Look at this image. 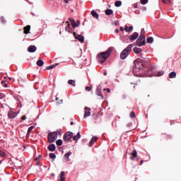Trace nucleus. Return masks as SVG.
I'll return each instance as SVG.
<instances>
[{
  "label": "nucleus",
  "instance_id": "obj_8",
  "mask_svg": "<svg viewBox=\"0 0 181 181\" xmlns=\"http://www.w3.org/2000/svg\"><path fill=\"white\" fill-rule=\"evenodd\" d=\"M74 36L75 39H76L77 40L81 42V43H84V36H83L81 35H78L76 33H74Z\"/></svg>",
  "mask_w": 181,
  "mask_h": 181
},
{
  "label": "nucleus",
  "instance_id": "obj_11",
  "mask_svg": "<svg viewBox=\"0 0 181 181\" xmlns=\"http://www.w3.org/2000/svg\"><path fill=\"white\" fill-rule=\"evenodd\" d=\"M91 109L90 107H85L84 117H90L91 115Z\"/></svg>",
  "mask_w": 181,
  "mask_h": 181
},
{
  "label": "nucleus",
  "instance_id": "obj_62",
  "mask_svg": "<svg viewBox=\"0 0 181 181\" xmlns=\"http://www.w3.org/2000/svg\"><path fill=\"white\" fill-rule=\"evenodd\" d=\"M4 79L6 80V76L4 77Z\"/></svg>",
  "mask_w": 181,
  "mask_h": 181
},
{
  "label": "nucleus",
  "instance_id": "obj_58",
  "mask_svg": "<svg viewBox=\"0 0 181 181\" xmlns=\"http://www.w3.org/2000/svg\"><path fill=\"white\" fill-rule=\"evenodd\" d=\"M130 159H131L132 160H134V157H130Z\"/></svg>",
  "mask_w": 181,
  "mask_h": 181
},
{
  "label": "nucleus",
  "instance_id": "obj_47",
  "mask_svg": "<svg viewBox=\"0 0 181 181\" xmlns=\"http://www.w3.org/2000/svg\"><path fill=\"white\" fill-rule=\"evenodd\" d=\"M120 30H121V32H124V30H125V29L124 28V27H120Z\"/></svg>",
  "mask_w": 181,
  "mask_h": 181
},
{
  "label": "nucleus",
  "instance_id": "obj_23",
  "mask_svg": "<svg viewBox=\"0 0 181 181\" xmlns=\"http://www.w3.org/2000/svg\"><path fill=\"white\" fill-rule=\"evenodd\" d=\"M176 77V72L172 71L169 74L170 78H175Z\"/></svg>",
  "mask_w": 181,
  "mask_h": 181
},
{
  "label": "nucleus",
  "instance_id": "obj_25",
  "mask_svg": "<svg viewBox=\"0 0 181 181\" xmlns=\"http://www.w3.org/2000/svg\"><path fill=\"white\" fill-rule=\"evenodd\" d=\"M122 5V2H121V1H117L115 3V6H116L117 8H119V6H121Z\"/></svg>",
  "mask_w": 181,
  "mask_h": 181
},
{
  "label": "nucleus",
  "instance_id": "obj_55",
  "mask_svg": "<svg viewBox=\"0 0 181 181\" xmlns=\"http://www.w3.org/2000/svg\"><path fill=\"white\" fill-rule=\"evenodd\" d=\"M4 87H5V88L8 87V84L5 83V84H4Z\"/></svg>",
  "mask_w": 181,
  "mask_h": 181
},
{
  "label": "nucleus",
  "instance_id": "obj_57",
  "mask_svg": "<svg viewBox=\"0 0 181 181\" xmlns=\"http://www.w3.org/2000/svg\"><path fill=\"white\" fill-rule=\"evenodd\" d=\"M56 101H59V97L56 98Z\"/></svg>",
  "mask_w": 181,
  "mask_h": 181
},
{
  "label": "nucleus",
  "instance_id": "obj_31",
  "mask_svg": "<svg viewBox=\"0 0 181 181\" xmlns=\"http://www.w3.org/2000/svg\"><path fill=\"white\" fill-rule=\"evenodd\" d=\"M132 156L133 158H136L138 156V153L136 152V150H134L132 153Z\"/></svg>",
  "mask_w": 181,
  "mask_h": 181
},
{
  "label": "nucleus",
  "instance_id": "obj_19",
  "mask_svg": "<svg viewBox=\"0 0 181 181\" xmlns=\"http://www.w3.org/2000/svg\"><path fill=\"white\" fill-rule=\"evenodd\" d=\"M105 13L110 16V15H112L114 13V11H112V9L107 8V10H105Z\"/></svg>",
  "mask_w": 181,
  "mask_h": 181
},
{
  "label": "nucleus",
  "instance_id": "obj_18",
  "mask_svg": "<svg viewBox=\"0 0 181 181\" xmlns=\"http://www.w3.org/2000/svg\"><path fill=\"white\" fill-rule=\"evenodd\" d=\"M57 66H59V64H52L51 66H47L45 70H52V69H54V67H57Z\"/></svg>",
  "mask_w": 181,
  "mask_h": 181
},
{
  "label": "nucleus",
  "instance_id": "obj_54",
  "mask_svg": "<svg viewBox=\"0 0 181 181\" xmlns=\"http://www.w3.org/2000/svg\"><path fill=\"white\" fill-rule=\"evenodd\" d=\"M74 122H71L70 125H74Z\"/></svg>",
  "mask_w": 181,
  "mask_h": 181
},
{
  "label": "nucleus",
  "instance_id": "obj_27",
  "mask_svg": "<svg viewBox=\"0 0 181 181\" xmlns=\"http://www.w3.org/2000/svg\"><path fill=\"white\" fill-rule=\"evenodd\" d=\"M64 171H62L61 172V181H65L66 180V177H64Z\"/></svg>",
  "mask_w": 181,
  "mask_h": 181
},
{
  "label": "nucleus",
  "instance_id": "obj_20",
  "mask_svg": "<svg viewBox=\"0 0 181 181\" xmlns=\"http://www.w3.org/2000/svg\"><path fill=\"white\" fill-rule=\"evenodd\" d=\"M91 15H92V16H93V18H95V19H98V18L100 16H98V13L97 12H95V11H94V10H93L91 11Z\"/></svg>",
  "mask_w": 181,
  "mask_h": 181
},
{
  "label": "nucleus",
  "instance_id": "obj_15",
  "mask_svg": "<svg viewBox=\"0 0 181 181\" xmlns=\"http://www.w3.org/2000/svg\"><path fill=\"white\" fill-rule=\"evenodd\" d=\"M48 150L50 151V152H54V151H56V145L50 144L48 146Z\"/></svg>",
  "mask_w": 181,
  "mask_h": 181
},
{
  "label": "nucleus",
  "instance_id": "obj_13",
  "mask_svg": "<svg viewBox=\"0 0 181 181\" xmlns=\"http://www.w3.org/2000/svg\"><path fill=\"white\" fill-rule=\"evenodd\" d=\"M16 115H17L16 112H15L12 110L8 111V118H11V119L16 118Z\"/></svg>",
  "mask_w": 181,
  "mask_h": 181
},
{
  "label": "nucleus",
  "instance_id": "obj_2",
  "mask_svg": "<svg viewBox=\"0 0 181 181\" xmlns=\"http://www.w3.org/2000/svg\"><path fill=\"white\" fill-rule=\"evenodd\" d=\"M114 50V48L112 47H110L106 52H100L97 55V60L99 63L103 64V63H105L107 62V59L110 56H111V53H112V51Z\"/></svg>",
  "mask_w": 181,
  "mask_h": 181
},
{
  "label": "nucleus",
  "instance_id": "obj_28",
  "mask_svg": "<svg viewBox=\"0 0 181 181\" xmlns=\"http://www.w3.org/2000/svg\"><path fill=\"white\" fill-rule=\"evenodd\" d=\"M145 34H146L145 30L143 28V29H141V34H140L139 37H146Z\"/></svg>",
  "mask_w": 181,
  "mask_h": 181
},
{
  "label": "nucleus",
  "instance_id": "obj_33",
  "mask_svg": "<svg viewBox=\"0 0 181 181\" xmlns=\"http://www.w3.org/2000/svg\"><path fill=\"white\" fill-rule=\"evenodd\" d=\"M0 156H1L2 158H5V156H6V153L2 150H0Z\"/></svg>",
  "mask_w": 181,
  "mask_h": 181
},
{
  "label": "nucleus",
  "instance_id": "obj_39",
  "mask_svg": "<svg viewBox=\"0 0 181 181\" xmlns=\"http://www.w3.org/2000/svg\"><path fill=\"white\" fill-rule=\"evenodd\" d=\"M2 98H5V94L0 93V99L2 100Z\"/></svg>",
  "mask_w": 181,
  "mask_h": 181
},
{
  "label": "nucleus",
  "instance_id": "obj_56",
  "mask_svg": "<svg viewBox=\"0 0 181 181\" xmlns=\"http://www.w3.org/2000/svg\"><path fill=\"white\" fill-rule=\"evenodd\" d=\"M104 76H107V71L104 72Z\"/></svg>",
  "mask_w": 181,
  "mask_h": 181
},
{
  "label": "nucleus",
  "instance_id": "obj_63",
  "mask_svg": "<svg viewBox=\"0 0 181 181\" xmlns=\"http://www.w3.org/2000/svg\"><path fill=\"white\" fill-rule=\"evenodd\" d=\"M52 176H54V174H52Z\"/></svg>",
  "mask_w": 181,
  "mask_h": 181
},
{
  "label": "nucleus",
  "instance_id": "obj_60",
  "mask_svg": "<svg viewBox=\"0 0 181 181\" xmlns=\"http://www.w3.org/2000/svg\"><path fill=\"white\" fill-rule=\"evenodd\" d=\"M4 83H5V81H1V84H4Z\"/></svg>",
  "mask_w": 181,
  "mask_h": 181
},
{
  "label": "nucleus",
  "instance_id": "obj_1",
  "mask_svg": "<svg viewBox=\"0 0 181 181\" xmlns=\"http://www.w3.org/2000/svg\"><path fill=\"white\" fill-rule=\"evenodd\" d=\"M133 69L134 71H139V73H142L144 70L147 77H153V76L160 77V76H163L164 74L163 71H158L157 74H153L154 67L151 64V62L149 61H147L145 64V61L137 59L134 62Z\"/></svg>",
  "mask_w": 181,
  "mask_h": 181
},
{
  "label": "nucleus",
  "instance_id": "obj_41",
  "mask_svg": "<svg viewBox=\"0 0 181 181\" xmlns=\"http://www.w3.org/2000/svg\"><path fill=\"white\" fill-rule=\"evenodd\" d=\"M129 29V28L128 27V25H125V26H124V30H125V32H128Z\"/></svg>",
  "mask_w": 181,
  "mask_h": 181
},
{
  "label": "nucleus",
  "instance_id": "obj_46",
  "mask_svg": "<svg viewBox=\"0 0 181 181\" xmlns=\"http://www.w3.org/2000/svg\"><path fill=\"white\" fill-rule=\"evenodd\" d=\"M57 104L59 105L63 104V99H62L59 102H58Z\"/></svg>",
  "mask_w": 181,
  "mask_h": 181
},
{
  "label": "nucleus",
  "instance_id": "obj_43",
  "mask_svg": "<svg viewBox=\"0 0 181 181\" xmlns=\"http://www.w3.org/2000/svg\"><path fill=\"white\" fill-rule=\"evenodd\" d=\"M104 91H107V93H111V90L110 88H105Z\"/></svg>",
  "mask_w": 181,
  "mask_h": 181
},
{
  "label": "nucleus",
  "instance_id": "obj_17",
  "mask_svg": "<svg viewBox=\"0 0 181 181\" xmlns=\"http://www.w3.org/2000/svg\"><path fill=\"white\" fill-rule=\"evenodd\" d=\"M30 31V25H27L24 27V33L25 35H28Z\"/></svg>",
  "mask_w": 181,
  "mask_h": 181
},
{
  "label": "nucleus",
  "instance_id": "obj_37",
  "mask_svg": "<svg viewBox=\"0 0 181 181\" xmlns=\"http://www.w3.org/2000/svg\"><path fill=\"white\" fill-rule=\"evenodd\" d=\"M34 129H35V126H31V127H30L28 128V133H29V132H32V130Z\"/></svg>",
  "mask_w": 181,
  "mask_h": 181
},
{
  "label": "nucleus",
  "instance_id": "obj_6",
  "mask_svg": "<svg viewBox=\"0 0 181 181\" xmlns=\"http://www.w3.org/2000/svg\"><path fill=\"white\" fill-rule=\"evenodd\" d=\"M71 138H73V132H66L64 135V141H65L66 142H69V141H70Z\"/></svg>",
  "mask_w": 181,
  "mask_h": 181
},
{
  "label": "nucleus",
  "instance_id": "obj_42",
  "mask_svg": "<svg viewBox=\"0 0 181 181\" xmlns=\"http://www.w3.org/2000/svg\"><path fill=\"white\" fill-rule=\"evenodd\" d=\"M86 91H91V88H90L89 86H86Z\"/></svg>",
  "mask_w": 181,
  "mask_h": 181
},
{
  "label": "nucleus",
  "instance_id": "obj_10",
  "mask_svg": "<svg viewBox=\"0 0 181 181\" xmlns=\"http://www.w3.org/2000/svg\"><path fill=\"white\" fill-rule=\"evenodd\" d=\"M96 94L97 95H98L99 97H100V98L102 100L104 99V95H103V93H101V86H98L97 89H96Z\"/></svg>",
  "mask_w": 181,
  "mask_h": 181
},
{
  "label": "nucleus",
  "instance_id": "obj_32",
  "mask_svg": "<svg viewBox=\"0 0 181 181\" xmlns=\"http://www.w3.org/2000/svg\"><path fill=\"white\" fill-rule=\"evenodd\" d=\"M49 158L50 159H56V154H54V153H50Z\"/></svg>",
  "mask_w": 181,
  "mask_h": 181
},
{
  "label": "nucleus",
  "instance_id": "obj_12",
  "mask_svg": "<svg viewBox=\"0 0 181 181\" xmlns=\"http://www.w3.org/2000/svg\"><path fill=\"white\" fill-rule=\"evenodd\" d=\"M37 47L35 45H30L28 47V52H29V53H35V52L37 50Z\"/></svg>",
  "mask_w": 181,
  "mask_h": 181
},
{
  "label": "nucleus",
  "instance_id": "obj_48",
  "mask_svg": "<svg viewBox=\"0 0 181 181\" xmlns=\"http://www.w3.org/2000/svg\"><path fill=\"white\" fill-rule=\"evenodd\" d=\"M30 132H28L27 134H26L27 138H28V136H30Z\"/></svg>",
  "mask_w": 181,
  "mask_h": 181
},
{
  "label": "nucleus",
  "instance_id": "obj_14",
  "mask_svg": "<svg viewBox=\"0 0 181 181\" xmlns=\"http://www.w3.org/2000/svg\"><path fill=\"white\" fill-rule=\"evenodd\" d=\"M72 138H73V141H75L76 142H77V141L80 138H81V134H80V132H78L76 136H73Z\"/></svg>",
  "mask_w": 181,
  "mask_h": 181
},
{
  "label": "nucleus",
  "instance_id": "obj_51",
  "mask_svg": "<svg viewBox=\"0 0 181 181\" xmlns=\"http://www.w3.org/2000/svg\"><path fill=\"white\" fill-rule=\"evenodd\" d=\"M163 4H168L165 0H162Z\"/></svg>",
  "mask_w": 181,
  "mask_h": 181
},
{
  "label": "nucleus",
  "instance_id": "obj_26",
  "mask_svg": "<svg viewBox=\"0 0 181 181\" xmlns=\"http://www.w3.org/2000/svg\"><path fill=\"white\" fill-rule=\"evenodd\" d=\"M56 144L57 145V146H62L63 145V141L62 139H58L56 141Z\"/></svg>",
  "mask_w": 181,
  "mask_h": 181
},
{
  "label": "nucleus",
  "instance_id": "obj_3",
  "mask_svg": "<svg viewBox=\"0 0 181 181\" xmlns=\"http://www.w3.org/2000/svg\"><path fill=\"white\" fill-rule=\"evenodd\" d=\"M134 47V45L132 44H130L127 46V48H125L120 54V58L122 60H125L128 56H129V54L131 53L132 48Z\"/></svg>",
  "mask_w": 181,
  "mask_h": 181
},
{
  "label": "nucleus",
  "instance_id": "obj_38",
  "mask_svg": "<svg viewBox=\"0 0 181 181\" xmlns=\"http://www.w3.org/2000/svg\"><path fill=\"white\" fill-rule=\"evenodd\" d=\"M134 30V27L133 26H129V30H128V33H131V32Z\"/></svg>",
  "mask_w": 181,
  "mask_h": 181
},
{
  "label": "nucleus",
  "instance_id": "obj_44",
  "mask_svg": "<svg viewBox=\"0 0 181 181\" xmlns=\"http://www.w3.org/2000/svg\"><path fill=\"white\" fill-rule=\"evenodd\" d=\"M21 119L23 121H25V119H26V116L25 115L22 116Z\"/></svg>",
  "mask_w": 181,
  "mask_h": 181
},
{
  "label": "nucleus",
  "instance_id": "obj_29",
  "mask_svg": "<svg viewBox=\"0 0 181 181\" xmlns=\"http://www.w3.org/2000/svg\"><path fill=\"white\" fill-rule=\"evenodd\" d=\"M147 43H153V37H149L146 40Z\"/></svg>",
  "mask_w": 181,
  "mask_h": 181
},
{
  "label": "nucleus",
  "instance_id": "obj_53",
  "mask_svg": "<svg viewBox=\"0 0 181 181\" xmlns=\"http://www.w3.org/2000/svg\"><path fill=\"white\" fill-rule=\"evenodd\" d=\"M134 8H138V4H134Z\"/></svg>",
  "mask_w": 181,
  "mask_h": 181
},
{
  "label": "nucleus",
  "instance_id": "obj_5",
  "mask_svg": "<svg viewBox=\"0 0 181 181\" xmlns=\"http://www.w3.org/2000/svg\"><path fill=\"white\" fill-rule=\"evenodd\" d=\"M145 40H146V37H139V38L136 40L137 46H139V47L142 46H145L146 45V42Z\"/></svg>",
  "mask_w": 181,
  "mask_h": 181
},
{
  "label": "nucleus",
  "instance_id": "obj_52",
  "mask_svg": "<svg viewBox=\"0 0 181 181\" xmlns=\"http://www.w3.org/2000/svg\"><path fill=\"white\" fill-rule=\"evenodd\" d=\"M169 4H172V0H167Z\"/></svg>",
  "mask_w": 181,
  "mask_h": 181
},
{
  "label": "nucleus",
  "instance_id": "obj_40",
  "mask_svg": "<svg viewBox=\"0 0 181 181\" xmlns=\"http://www.w3.org/2000/svg\"><path fill=\"white\" fill-rule=\"evenodd\" d=\"M1 22H2V23H5L6 21H5V18H4V17H1Z\"/></svg>",
  "mask_w": 181,
  "mask_h": 181
},
{
  "label": "nucleus",
  "instance_id": "obj_49",
  "mask_svg": "<svg viewBox=\"0 0 181 181\" xmlns=\"http://www.w3.org/2000/svg\"><path fill=\"white\" fill-rule=\"evenodd\" d=\"M115 32V33H119V30L116 29Z\"/></svg>",
  "mask_w": 181,
  "mask_h": 181
},
{
  "label": "nucleus",
  "instance_id": "obj_59",
  "mask_svg": "<svg viewBox=\"0 0 181 181\" xmlns=\"http://www.w3.org/2000/svg\"><path fill=\"white\" fill-rule=\"evenodd\" d=\"M142 163H144V160L141 161V164L140 165H142Z\"/></svg>",
  "mask_w": 181,
  "mask_h": 181
},
{
  "label": "nucleus",
  "instance_id": "obj_4",
  "mask_svg": "<svg viewBox=\"0 0 181 181\" xmlns=\"http://www.w3.org/2000/svg\"><path fill=\"white\" fill-rule=\"evenodd\" d=\"M57 139V132H50L47 135V141L49 144H53Z\"/></svg>",
  "mask_w": 181,
  "mask_h": 181
},
{
  "label": "nucleus",
  "instance_id": "obj_35",
  "mask_svg": "<svg viewBox=\"0 0 181 181\" xmlns=\"http://www.w3.org/2000/svg\"><path fill=\"white\" fill-rule=\"evenodd\" d=\"M141 5H146L148 4V0H140Z\"/></svg>",
  "mask_w": 181,
  "mask_h": 181
},
{
  "label": "nucleus",
  "instance_id": "obj_36",
  "mask_svg": "<svg viewBox=\"0 0 181 181\" xmlns=\"http://www.w3.org/2000/svg\"><path fill=\"white\" fill-rule=\"evenodd\" d=\"M130 117L131 118H135V117H136V115H135V112H131Z\"/></svg>",
  "mask_w": 181,
  "mask_h": 181
},
{
  "label": "nucleus",
  "instance_id": "obj_34",
  "mask_svg": "<svg viewBox=\"0 0 181 181\" xmlns=\"http://www.w3.org/2000/svg\"><path fill=\"white\" fill-rule=\"evenodd\" d=\"M71 155V151H69L68 153H65L64 158H66V159H69V157Z\"/></svg>",
  "mask_w": 181,
  "mask_h": 181
},
{
  "label": "nucleus",
  "instance_id": "obj_61",
  "mask_svg": "<svg viewBox=\"0 0 181 181\" xmlns=\"http://www.w3.org/2000/svg\"><path fill=\"white\" fill-rule=\"evenodd\" d=\"M9 80H12V78H8Z\"/></svg>",
  "mask_w": 181,
  "mask_h": 181
},
{
  "label": "nucleus",
  "instance_id": "obj_45",
  "mask_svg": "<svg viewBox=\"0 0 181 181\" xmlns=\"http://www.w3.org/2000/svg\"><path fill=\"white\" fill-rule=\"evenodd\" d=\"M65 4H69V2H71V0H64Z\"/></svg>",
  "mask_w": 181,
  "mask_h": 181
},
{
  "label": "nucleus",
  "instance_id": "obj_50",
  "mask_svg": "<svg viewBox=\"0 0 181 181\" xmlns=\"http://www.w3.org/2000/svg\"><path fill=\"white\" fill-rule=\"evenodd\" d=\"M40 158H42V156H41V155H40V156H38V158H37L35 159V160H37Z\"/></svg>",
  "mask_w": 181,
  "mask_h": 181
},
{
  "label": "nucleus",
  "instance_id": "obj_21",
  "mask_svg": "<svg viewBox=\"0 0 181 181\" xmlns=\"http://www.w3.org/2000/svg\"><path fill=\"white\" fill-rule=\"evenodd\" d=\"M43 64H45V62H43V60L38 59L37 61V66H39V67H42V66H43Z\"/></svg>",
  "mask_w": 181,
  "mask_h": 181
},
{
  "label": "nucleus",
  "instance_id": "obj_7",
  "mask_svg": "<svg viewBox=\"0 0 181 181\" xmlns=\"http://www.w3.org/2000/svg\"><path fill=\"white\" fill-rule=\"evenodd\" d=\"M69 21L71 22V26L72 28H74V29H76V28H78V26H80V21H77L76 23V21H74L72 18H69Z\"/></svg>",
  "mask_w": 181,
  "mask_h": 181
},
{
  "label": "nucleus",
  "instance_id": "obj_30",
  "mask_svg": "<svg viewBox=\"0 0 181 181\" xmlns=\"http://www.w3.org/2000/svg\"><path fill=\"white\" fill-rule=\"evenodd\" d=\"M66 23H67V26L65 28V30L66 32H70V23H69V21H66Z\"/></svg>",
  "mask_w": 181,
  "mask_h": 181
},
{
  "label": "nucleus",
  "instance_id": "obj_22",
  "mask_svg": "<svg viewBox=\"0 0 181 181\" xmlns=\"http://www.w3.org/2000/svg\"><path fill=\"white\" fill-rule=\"evenodd\" d=\"M133 52H134L136 54H138L141 53V52H142V49L136 47L133 49Z\"/></svg>",
  "mask_w": 181,
  "mask_h": 181
},
{
  "label": "nucleus",
  "instance_id": "obj_24",
  "mask_svg": "<svg viewBox=\"0 0 181 181\" xmlns=\"http://www.w3.org/2000/svg\"><path fill=\"white\" fill-rule=\"evenodd\" d=\"M68 84L73 86V87H76V81H74V80H69Z\"/></svg>",
  "mask_w": 181,
  "mask_h": 181
},
{
  "label": "nucleus",
  "instance_id": "obj_9",
  "mask_svg": "<svg viewBox=\"0 0 181 181\" xmlns=\"http://www.w3.org/2000/svg\"><path fill=\"white\" fill-rule=\"evenodd\" d=\"M138 36H139V34H138V33H134L132 35L129 36V39L132 42H134V40H136V39H138Z\"/></svg>",
  "mask_w": 181,
  "mask_h": 181
},
{
  "label": "nucleus",
  "instance_id": "obj_16",
  "mask_svg": "<svg viewBox=\"0 0 181 181\" xmlns=\"http://www.w3.org/2000/svg\"><path fill=\"white\" fill-rule=\"evenodd\" d=\"M98 139V138H97V136H93L89 143V146L90 147L93 146V144H94V142H96Z\"/></svg>",
  "mask_w": 181,
  "mask_h": 181
}]
</instances>
